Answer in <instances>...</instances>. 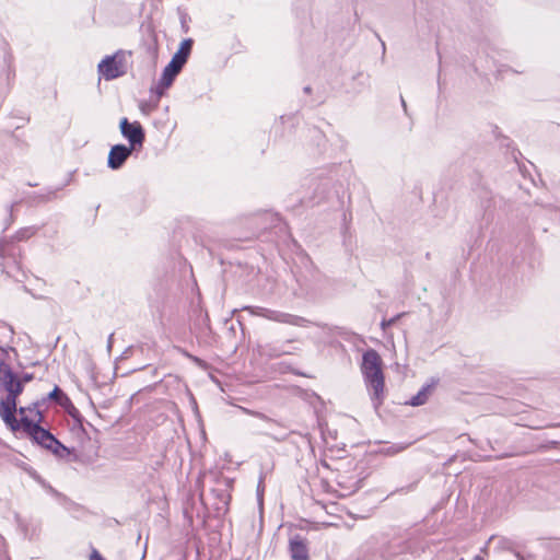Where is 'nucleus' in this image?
<instances>
[{
	"mask_svg": "<svg viewBox=\"0 0 560 560\" xmlns=\"http://www.w3.org/2000/svg\"><path fill=\"white\" fill-rule=\"evenodd\" d=\"M383 361L375 350H368L362 358L361 371L364 380L373 390V399L380 400L385 387Z\"/></svg>",
	"mask_w": 560,
	"mask_h": 560,
	"instance_id": "nucleus-1",
	"label": "nucleus"
},
{
	"mask_svg": "<svg viewBox=\"0 0 560 560\" xmlns=\"http://www.w3.org/2000/svg\"><path fill=\"white\" fill-rule=\"evenodd\" d=\"M42 421V413H35L32 419H24V431L23 433L30 436L33 441L39 445L52 450L59 444V442L51 435L47 430L39 427Z\"/></svg>",
	"mask_w": 560,
	"mask_h": 560,
	"instance_id": "nucleus-2",
	"label": "nucleus"
},
{
	"mask_svg": "<svg viewBox=\"0 0 560 560\" xmlns=\"http://www.w3.org/2000/svg\"><path fill=\"white\" fill-rule=\"evenodd\" d=\"M98 72L105 80L116 79L126 72V57L122 52L108 56L98 65Z\"/></svg>",
	"mask_w": 560,
	"mask_h": 560,
	"instance_id": "nucleus-3",
	"label": "nucleus"
},
{
	"mask_svg": "<svg viewBox=\"0 0 560 560\" xmlns=\"http://www.w3.org/2000/svg\"><path fill=\"white\" fill-rule=\"evenodd\" d=\"M16 399L18 397L7 396L0 402V417L13 432H20L19 419L15 417V412L19 411L16 409Z\"/></svg>",
	"mask_w": 560,
	"mask_h": 560,
	"instance_id": "nucleus-4",
	"label": "nucleus"
},
{
	"mask_svg": "<svg viewBox=\"0 0 560 560\" xmlns=\"http://www.w3.org/2000/svg\"><path fill=\"white\" fill-rule=\"evenodd\" d=\"M120 131L122 136L128 139L131 149H135L137 145H142L144 133L138 121L130 124L127 118H122L120 120Z\"/></svg>",
	"mask_w": 560,
	"mask_h": 560,
	"instance_id": "nucleus-5",
	"label": "nucleus"
},
{
	"mask_svg": "<svg viewBox=\"0 0 560 560\" xmlns=\"http://www.w3.org/2000/svg\"><path fill=\"white\" fill-rule=\"evenodd\" d=\"M178 59V57H173L170 63L164 68L160 83L158 85V93L160 95L163 94L164 90L172 85L175 77L182 70L184 63H182Z\"/></svg>",
	"mask_w": 560,
	"mask_h": 560,
	"instance_id": "nucleus-6",
	"label": "nucleus"
},
{
	"mask_svg": "<svg viewBox=\"0 0 560 560\" xmlns=\"http://www.w3.org/2000/svg\"><path fill=\"white\" fill-rule=\"evenodd\" d=\"M0 382L8 392V396L18 397L23 389L21 382L10 369L0 370Z\"/></svg>",
	"mask_w": 560,
	"mask_h": 560,
	"instance_id": "nucleus-7",
	"label": "nucleus"
},
{
	"mask_svg": "<svg viewBox=\"0 0 560 560\" xmlns=\"http://www.w3.org/2000/svg\"><path fill=\"white\" fill-rule=\"evenodd\" d=\"M132 150L133 149L130 147L128 148L124 144L114 145L108 154V166L112 170L119 168L131 154Z\"/></svg>",
	"mask_w": 560,
	"mask_h": 560,
	"instance_id": "nucleus-8",
	"label": "nucleus"
},
{
	"mask_svg": "<svg viewBox=\"0 0 560 560\" xmlns=\"http://www.w3.org/2000/svg\"><path fill=\"white\" fill-rule=\"evenodd\" d=\"M289 550L292 560H310L306 539L296 535L290 539Z\"/></svg>",
	"mask_w": 560,
	"mask_h": 560,
	"instance_id": "nucleus-9",
	"label": "nucleus"
},
{
	"mask_svg": "<svg viewBox=\"0 0 560 560\" xmlns=\"http://www.w3.org/2000/svg\"><path fill=\"white\" fill-rule=\"evenodd\" d=\"M255 314L262 316L265 318L271 319V320H276V322L289 323V324L298 323V318L294 316L279 313V312L271 311V310H267V308L257 307V312Z\"/></svg>",
	"mask_w": 560,
	"mask_h": 560,
	"instance_id": "nucleus-10",
	"label": "nucleus"
},
{
	"mask_svg": "<svg viewBox=\"0 0 560 560\" xmlns=\"http://www.w3.org/2000/svg\"><path fill=\"white\" fill-rule=\"evenodd\" d=\"M433 388H434V384H429V385L423 386L418 392L417 395L411 397V399L407 404L410 406H415V407L424 405L428 401L430 395L432 394Z\"/></svg>",
	"mask_w": 560,
	"mask_h": 560,
	"instance_id": "nucleus-11",
	"label": "nucleus"
},
{
	"mask_svg": "<svg viewBox=\"0 0 560 560\" xmlns=\"http://www.w3.org/2000/svg\"><path fill=\"white\" fill-rule=\"evenodd\" d=\"M191 46H192V40L190 38L184 39L180 43L179 49L175 52V55L173 57H178L179 58L178 60H180V62L185 65L187 61V58L190 54Z\"/></svg>",
	"mask_w": 560,
	"mask_h": 560,
	"instance_id": "nucleus-12",
	"label": "nucleus"
},
{
	"mask_svg": "<svg viewBox=\"0 0 560 560\" xmlns=\"http://www.w3.org/2000/svg\"><path fill=\"white\" fill-rule=\"evenodd\" d=\"M35 413H40V411L37 409L36 406L28 407V408L21 407L19 409V415H20V419H19L20 432L24 431V419H26V421H27L28 419H32Z\"/></svg>",
	"mask_w": 560,
	"mask_h": 560,
	"instance_id": "nucleus-13",
	"label": "nucleus"
},
{
	"mask_svg": "<svg viewBox=\"0 0 560 560\" xmlns=\"http://www.w3.org/2000/svg\"><path fill=\"white\" fill-rule=\"evenodd\" d=\"M59 395H61V392L58 387H56L50 394H49V397L50 398H57Z\"/></svg>",
	"mask_w": 560,
	"mask_h": 560,
	"instance_id": "nucleus-14",
	"label": "nucleus"
},
{
	"mask_svg": "<svg viewBox=\"0 0 560 560\" xmlns=\"http://www.w3.org/2000/svg\"><path fill=\"white\" fill-rule=\"evenodd\" d=\"M394 322H395V319L383 320V323H382L383 329H385L387 326L392 325Z\"/></svg>",
	"mask_w": 560,
	"mask_h": 560,
	"instance_id": "nucleus-15",
	"label": "nucleus"
},
{
	"mask_svg": "<svg viewBox=\"0 0 560 560\" xmlns=\"http://www.w3.org/2000/svg\"><path fill=\"white\" fill-rule=\"evenodd\" d=\"M91 560H103V559L97 552H94L91 557Z\"/></svg>",
	"mask_w": 560,
	"mask_h": 560,
	"instance_id": "nucleus-16",
	"label": "nucleus"
},
{
	"mask_svg": "<svg viewBox=\"0 0 560 560\" xmlns=\"http://www.w3.org/2000/svg\"><path fill=\"white\" fill-rule=\"evenodd\" d=\"M238 408H240V410H242L245 413L253 415V412L250 410H248V409H246L244 407H238Z\"/></svg>",
	"mask_w": 560,
	"mask_h": 560,
	"instance_id": "nucleus-17",
	"label": "nucleus"
}]
</instances>
